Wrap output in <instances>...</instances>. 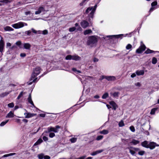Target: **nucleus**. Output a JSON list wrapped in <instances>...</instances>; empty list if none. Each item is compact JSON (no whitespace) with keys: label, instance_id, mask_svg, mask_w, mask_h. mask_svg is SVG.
Listing matches in <instances>:
<instances>
[{"label":"nucleus","instance_id":"obj_1","mask_svg":"<svg viewBox=\"0 0 159 159\" xmlns=\"http://www.w3.org/2000/svg\"><path fill=\"white\" fill-rule=\"evenodd\" d=\"M41 69L40 67H36L34 69L30 80L28 83V85H31L32 84L33 82H34L36 81L37 78H35V77L40 74Z\"/></svg>","mask_w":159,"mask_h":159},{"label":"nucleus","instance_id":"obj_2","mask_svg":"<svg viewBox=\"0 0 159 159\" xmlns=\"http://www.w3.org/2000/svg\"><path fill=\"white\" fill-rule=\"evenodd\" d=\"M98 42V39L96 36H92L89 37L87 42V44L88 45L93 46V44L96 43Z\"/></svg>","mask_w":159,"mask_h":159},{"label":"nucleus","instance_id":"obj_3","mask_svg":"<svg viewBox=\"0 0 159 159\" xmlns=\"http://www.w3.org/2000/svg\"><path fill=\"white\" fill-rule=\"evenodd\" d=\"M27 25V24L26 23L20 22L18 23H15L11 25V26L16 29H18L23 27L24 26Z\"/></svg>","mask_w":159,"mask_h":159},{"label":"nucleus","instance_id":"obj_4","mask_svg":"<svg viewBox=\"0 0 159 159\" xmlns=\"http://www.w3.org/2000/svg\"><path fill=\"white\" fill-rule=\"evenodd\" d=\"M60 128V126L58 125H56L55 126V128L52 127H49L47 128L48 131H45V132L47 133L53 131L55 133H57L58 131V129Z\"/></svg>","mask_w":159,"mask_h":159},{"label":"nucleus","instance_id":"obj_5","mask_svg":"<svg viewBox=\"0 0 159 159\" xmlns=\"http://www.w3.org/2000/svg\"><path fill=\"white\" fill-rule=\"evenodd\" d=\"M141 45L139 47V48L136 50V52L137 53H140L145 50L146 49V47L145 45L143 44L142 42H141Z\"/></svg>","mask_w":159,"mask_h":159},{"label":"nucleus","instance_id":"obj_6","mask_svg":"<svg viewBox=\"0 0 159 159\" xmlns=\"http://www.w3.org/2000/svg\"><path fill=\"white\" fill-rule=\"evenodd\" d=\"M159 146V144H157L156 143L153 142H151L149 143V146L148 148L151 150H152L155 148L156 147Z\"/></svg>","mask_w":159,"mask_h":159},{"label":"nucleus","instance_id":"obj_7","mask_svg":"<svg viewBox=\"0 0 159 159\" xmlns=\"http://www.w3.org/2000/svg\"><path fill=\"white\" fill-rule=\"evenodd\" d=\"M105 79L108 81L115 80H116V77L113 76H102L101 80Z\"/></svg>","mask_w":159,"mask_h":159},{"label":"nucleus","instance_id":"obj_8","mask_svg":"<svg viewBox=\"0 0 159 159\" xmlns=\"http://www.w3.org/2000/svg\"><path fill=\"white\" fill-rule=\"evenodd\" d=\"M97 7V5H95L94 7H91V8H92V11L91 12L90 14L89 15V17H91V18H93V16L95 12V10Z\"/></svg>","mask_w":159,"mask_h":159},{"label":"nucleus","instance_id":"obj_9","mask_svg":"<svg viewBox=\"0 0 159 159\" xmlns=\"http://www.w3.org/2000/svg\"><path fill=\"white\" fill-rule=\"evenodd\" d=\"M24 115L25 116V118H31L37 115L36 114L31 113L29 112L25 113Z\"/></svg>","mask_w":159,"mask_h":159},{"label":"nucleus","instance_id":"obj_10","mask_svg":"<svg viewBox=\"0 0 159 159\" xmlns=\"http://www.w3.org/2000/svg\"><path fill=\"white\" fill-rule=\"evenodd\" d=\"M80 24L83 28L85 29L89 25V23L86 20H84L81 22Z\"/></svg>","mask_w":159,"mask_h":159},{"label":"nucleus","instance_id":"obj_11","mask_svg":"<svg viewBox=\"0 0 159 159\" xmlns=\"http://www.w3.org/2000/svg\"><path fill=\"white\" fill-rule=\"evenodd\" d=\"M45 11V9L44 7H40L39 8L38 11L35 12V14L37 15L40 14L41 12L44 11Z\"/></svg>","mask_w":159,"mask_h":159},{"label":"nucleus","instance_id":"obj_12","mask_svg":"<svg viewBox=\"0 0 159 159\" xmlns=\"http://www.w3.org/2000/svg\"><path fill=\"white\" fill-rule=\"evenodd\" d=\"M141 145L144 148H148L149 146V142L147 141H144L141 143Z\"/></svg>","mask_w":159,"mask_h":159},{"label":"nucleus","instance_id":"obj_13","mask_svg":"<svg viewBox=\"0 0 159 159\" xmlns=\"http://www.w3.org/2000/svg\"><path fill=\"white\" fill-rule=\"evenodd\" d=\"M14 112H13L12 111H10L7 114L6 117V118H11L14 117Z\"/></svg>","mask_w":159,"mask_h":159},{"label":"nucleus","instance_id":"obj_14","mask_svg":"<svg viewBox=\"0 0 159 159\" xmlns=\"http://www.w3.org/2000/svg\"><path fill=\"white\" fill-rule=\"evenodd\" d=\"M109 104L112 106L113 109L115 110H116L118 107L117 104L113 101L110 102Z\"/></svg>","mask_w":159,"mask_h":159},{"label":"nucleus","instance_id":"obj_15","mask_svg":"<svg viewBox=\"0 0 159 159\" xmlns=\"http://www.w3.org/2000/svg\"><path fill=\"white\" fill-rule=\"evenodd\" d=\"M23 46L25 49L30 50V48L31 47V45L30 43H26L24 44Z\"/></svg>","mask_w":159,"mask_h":159},{"label":"nucleus","instance_id":"obj_16","mask_svg":"<svg viewBox=\"0 0 159 159\" xmlns=\"http://www.w3.org/2000/svg\"><path fill=\"white\" fill-rule=\"evenodd\" d=\"M4 46V43L3 41L1 40L0 41V52H2Z\"/></svg>","mask_w":159,"mask_h":159},{"label":"nucleus","instance_id":"obj_17","mask_svg":"<svg viewBox=\"0 0 159 159\" xmlns=\"http://www.w3.org/2000/svg\"><path fill=\"white\" fill-rule=\"evenodd\" d=\"M119 93L118 92H115L114 93L111 92L110 94L111 96H112L113 98H118Z\"/></svg>","mask_w":159,"mask_h":159},{"label":"nucleus","instance_id":"obj_18","mask_svg":"<svg viewBox=\"0 0 159 159\" xmlns=\"http://www.w3.org/2000/svg\"><path fill=\"white\" fill-rule=\"evenodd\" d=\"M28 102L32 105H33L34 107V105L33 102L32 101L31 97V94L30 93L29 94L28 98Z\"/></svg>","mask_w":159,"mask_h":159},{"label":"nucleus","instance_id":"obj_19","mask_svg":"<svg viewBox=\"0 0 159 159\" xmlns=\"http://www.w3.org/2000/svg\"><path fill=\"white\" fill-rule=\"evenodd\" d=\"M136 74L138 75H143L144 74V72L143 70H137L136 71Z\"/></svg>","mask_w":159,"mask_h":159},{"label":"nucleus","instance_id":"obj_20","mask_svg":"<svg viewBox=\"0 0 159 159\" xmlns=\"http://www.w3.org/2000/svg\"><path fill=\"white\" fill-rule=\"evenodd\" d=\"M103 151V150H98L95 152H93L91 155L92 156H95L98 154L100 153Z\"/></svg>","mask_w":159,"mask_h":159},{"label":"nucleus","instance_id":"obj_21","mask_svg":"<svg viewBox=\"0 0 159 159\" xmlns=\"http://www.w3.org/2000/svg\"><path fill=\"white\" fill-rule=\"evenodd\" d=\"M80 57L77 55L72 56V60L76 61L80 60Z\"/></svg>","mask_w":159,"mask_h":159},{"label":"nucleus","instance_id":"obj_22","mask_svg":"<svg viewBox=\"0 0 159 159\" xmlns=\"http://www.w3.org/2000/svg\"><path fill=\"white\" fill-rule=\"evenodd\" d=\"M140 143V141L139 140H136L134 139H133L132 140L131 142V143L134 145H136L137 144H139Z\"/></svg>","mask_w":159,"mask_h":159},{"label":"nucleus","instance_id":"obj_23","mask_svg":"<svg viewBox=\"0 0 159 159\" xmlns=\"http://www.w3.org/2000/svg\"><path fill=\"white\" fill-rule=\"evenodd\" d=\"M123 35V34H120L116 35H113L107 36H106V37H109V38H111L112 37H116L117 38H119L122 35Z\"/></svg>","mask_w":159,"mask_h":159},{"label":"nucleus","instance_id":"obj_24","mask_svg":"<svg viewBox=\"0 0 159 159\" xmlns=\"http://www.w3.org/2000/svg\"><path fill=\"white\" fill-rule=\"evenodd\" d=\"M43 141L41 139H39L34 144V146H36L39 144L43 142Z\"/></svg>","mask_w":159,"mask_h":159},{"label":"nucleus","instance_id":"obj_25","mask_svg":"<svg viewBox=\"0 0 159 159\" xmlns=\"http://www.w3.org/2000/svg\"><path fill=\"white\" fill-rule=\"evenodd\" d=\"M92 31L91 30H87L84 32V34L86 35L92 33Z\"/></svg>","mask_w":159,"mask_h":159},{"label":"nucleus","instance_id":"obj_26","mask_svg":"<svg viewBox=\"0 0 159 159\" xmlns=\"http://www.w3.org/2000/svg\"><path fill=\"white\" fill-rule=\"evenodd\" d=\"M109 133V131L108 130L106 129H104L102 131H100L99 132V133L100 134H108Z\"/></svg>","mask_w":159,"mask_h":159},{"label":"nucleus","instance_id":"obj_27","mask_svg":"<svg viewBox=\"0 0 159 159\" xmlns=\"http://www.w3.org/2000/svg\"><path fill=\"white\" fill-rule=\"evenodd\" d=\"M128 148L129 149V152L131 155H134L135 154V152H134V150L133 149L130 148V147Z\"/></svg>","mask_w":159,"mask_h":159},{"label":"nucleus","instance_id":"obj_28","mask_svg":"<svg viewBox=\"0 0 159 159\" xmlns=\"http://www.w3.org/2000/svg\"><path fill=\"white\" fill-rule=\"evenodd\" d=\"M158 109V108H153V109H152L151 110V111L150 112V114L151 115H154L155 114V111H157Z\"/></svg>","mask_w":159,"mask_h":159},{"label":"nucleus","instance_id":"obj_29","mask_svg":"<svg viewBox=\"0 0 159 159\" xmlns=\"http://www.w3.org/2000/svg\"><path fill=\"white\" fill-rule=\"evenodd\" d=\"M156 52H157V51H156ZM153 52H155V51H154L153 50H152L149 49H148L147 50L145 51V53L146 54H149V53H151Z\"/></svg>","mask_w":159,"mask_h":159},{"label":"nucleus","instance_id":"obj_30","mask_svg":"<svg viewBox=\"0 0 159 159\" xmlns=\"http://www.w3.org/2000/svg\"><path fill=\"white\" fill-rule=\"evenodd\" d=\"M4 30L6 31H13L14 29L9 26H6L4 28Z\"/></svg>","mask_w":159,"mask_h":159},{"label":"nucleus","instance_id":"obj_31","mask_svg":"<svg viewBox=\"0 0 159 159\" xmlns=\"http://www.w3.org/2000/svg\"><path fill=\"white\" fill-rule=\"evenodd\" d=\"M10 93V92H7L4 93H2L1 94H0V97H4L7 96L8 94Z\"/></svg>","mask_w":159,"mask_h":159},{"label":"nucleus","instance_id":"obj_32","mask_svg":"<svg viewBox=\"0 0 159 159\" xmlns=\"http://www.w3.org/2000/svg\"><path fill=\"white\" fill-rule=\"evenodd\" d=\"M11 2V0H3L0 1V2L5 3L6 4L10 3Z\"/></svg>","mask_w":159,"mask_h":159},{"label":"nucleus","instance_id":"obj_33","mask_svg":"<svg viewBox=\"0 0 159 159\" xmlns=\"http://www.w3.org/2000/svg\"><path fill=\"white\" fill-rule=\"evenodd\" d=\"M108 93H106L102 95V98L103 99H105L108 97Z\"/></svg>","mask_w":159,"mask_h":159},{"label":"nucleus","instance_id":"obj_34","mask_svg":"<svg viewBox=\"0 0 159 159\" xmlns=\"http://www.w3.org/2000/svg\"><path fill=\"white\" fill-rule=\"evenodd\" d=\"M119 126L120 127L124 126L125 125V124L123 120H121L119 123Z\"/></svg>","mask_w":159,"mask_h":159},{"label":"nucleus","instance_id":"obj_35","mask_svg":"<svg viewBox=\"0 0 159 159\" xmlns=\"http://www.w3.org/2000/svg\"><path fill=\"white\" fill-rule=\"evenodd\" d=\"M92 8H91V7H89L87 8L86 10L85 11V13L86 14H88V13L90 11H92Z\"/></svg>","mask_w":159,"mask_h":159},{"label":"nucleus","instance_id":"obj_36","mask_svg":"<svg viewBox=\"0 0 159 159\" xmlns=\"http://www.w3.org/2000/svg\"><path fill=\"white\" fill-rule=\"evenodd\" d=\"M9 120H7L5 121L2 122L0 125L1 126H3Z\"/></svg>","mask_w":159,"mask_h":159},{"label":"nucleus","instance_id":"obj_37","mask_svg":"<svg viewBox=\"0 0 159 159\" xmlns=\"http://www.w3.org/2000/svg\"><path fill=\"white\" fill-rule=\"evenodd\" d=\"M44 155L43 154L41 153L38 155V157L39 159H43L44 158Z\"/></svg>","mask_w":159,"mask_h":159},{"label":"nucleus","instance_id":"obj_38","mask_svg":"<svg viewBox=\"0 0 159 159\" xmlns=\"http://www.w3.org/2000/svg\"><path fill=\"white\" fill-rule=\"evenodd\" d=\"M157 62V60L156 58L154 57L152 58V63L153 64H155Z\"/></svg>","mask_w":159,"mask_h":159},{"label":"nucleus","instance_id":"obj_39","mask_svg":"<svg viewBox=\"0 0 159 159\" xmlns=\"http://www.w3.org/2000/svg\"><path fill=\"white\" fill-rule=\"evenodd\" d=\"M77 138H72L70 139V141L72 143L75 142L77 141Z\"/></svg>","mask_w":159,"mask_h":159},{"label":"nucleus","instance_id":"obj_40","mask_svg":"<svg viewBox=\"0 0 159 159\" xmlns=\"http://www.w3.org/2000/svg\"><path fill=\"white\" fill-rule=\"evenodd\" d=\"M16 154L15 153H11L7 154H5L3 156V157H8L14 155H15Z\"/></svg>","mask_w":159,"mask_h":159},{"label":"nucleus","instance_id":"obj_41","mask_svg":"<svg viewBox=\"0 0 159 159\" xmlns=\"http://www.w3.org/2000/svg\"><path fill=\"white\" fill-rule=\"evenodd\" d=\"M66 60H70L72 59V56L68 55L66 57Z\"/></svg>","mask_w":159,"mask_h":159},{"label":"nucleus","instance_id":"obj_42","mask_svg":"<svg viewBox=\"0 0 159 159\" xmlns=\"http://www.w3.org/2000/svg\"><path fill=\"white\" fill-rule=\"evenodd\" d=\"M132 46L130 44H128L126 47V48L127 50H129L131 48Z\"/></svg>","mask_w":159,"mask_h":159},{"label":"nucleus","instance_id":"obj_43","mask_svg":"<svg viewBox=\"0 0 159 159\" xmlns=\"http://www.w3.org/2000/svg\"><path fill=\"white\" fill-rule=\"evenodd\" d=\"M145 153V152L144 151H139L138 152V154L141 156L143 155Z\"/></svg>","mask_w":159,"mask_h":159},{"label":"nucleus","instance_id":"obj_44","mask_svg":"<svg viewBox=\"0 0 159 159\" xmlns=\"http://www.w3.org/2000/svg\"><path fill=\"white\" fill-rule=\"evenodd\" d=\"M103 137L102 135H99L97 136L96 138V140H100L102 139Z\"/></svg>","mask_w":159,"mask_h":159},{"label":"nucleus","instance_id":"obj_45","mask_svg":"<svg viewBox=\"0 0 159 159\" xmlns=\"http://www.w3.org/2000/svg\"><path fill=\"white\" fill-rule=\"evenodd\" d=\"M130 148L133 149L134 150V152H139L140 149L138 148H136L135 147H130Z\"/></svg>","mask_w":159,"mask_h":159},{"label":"nucleus","instance_id":"obj_46","mask_svg":"<svg viewBox=\"0 0 159 159\" xmlns=\"http://www.w3.org/2000/svg\"><path fill=\"white\" fill-rule=\"evenodd\" d=\"M14 105L13 102H11L8 104V106L10 108H12L14 107Z\"/></svg>","mask_w":159,"mask_h":159},{"label":"nucleus","instance_id":"obj_47","mask_svg":"<svg viewBox=\"0 0 159 159\" xmlns=\"http://www.w3.org/2000/svg\"><path fill=\"white\" fill-rule=\"evenodd\" d=\"M129 129L132 132H134L135 131V129L134 126H132L130 127Z\"/></svg>","mask_w":159,"mask_h":159},{"label":"nucleus","instance_id":"obj_48","mask_svg":"<svg viewBox=\"0 0 159 159\" xmlns=\"http://www.w3.org/2000/svg\"><path fill=\"white\" fill-rule=\"evenodd\" d=\"M55 134L54 133H50L49 134V136L51 138H52L55 136Z\"/></svg>","mask_w":159,"mask_h":159},{"label":"nucleus","instance_id":"obj_49","mask_svg":"<svg viewBox=\"0 0 159 159\" xmlns=\"http://www.w3.org/2000/svg\"><path fill=\"white\" fill-rule=\"evenodd\" d=\"M76 29V28L75 27H73L70 28L69 29V31L70 32H73Z\"/></svg>","mask_w":159,"mask_h":159},{"label":"nucleus","instance_id":"obj_50","mask_svg":"<svg viewBox=\"0 0 159 159\" xmlns=\"http://www.w3.org/2000/svg\"><path fill=\"white\" fill-rule=\"evenodd\" d=\"M23 95V92H21L18 96L17 99H19Z\"/></svg>","mask_w":159,"mask_h":159},{"label":"nucleus","instance_id":"obj_51","mask_svg":"<svg viewBox=\"0 0 159 159\" xmlns=\"http://www.w3.org/2000/svg\"><path fill=\"white\" fill-rule=\"evenodd\" d=\"M48 31L47 30H45L42 31V34L44 35L47 34H48Z\"/></svg>","mask_w":159,"mask_h":159},{"label":"nucleus","instance_id":"obj_52","mask_svg":"<svg viewBox=\"0 0 159 159\" xmlns=\"http://www.w3.org/2000/svg\"><path fill=\"white\" fill-rule=\"evenodd\" d=\"M25 33L27 34L28 36H30L31 33V31L30 30L26 31L25 32Z\"/></svg>","mask_w":159,"mask_h":159},{"label":"nucleus","instance_id":"obj_53","mask_svg":"<svg viewBox=\"0 0 159 159\" xmlns=\"http://www.w3.org/2000/svg\"><path fill=\"white\" fill-rule=\"evenodd\" d=\"M135 85L138 87H140L141 86V84L139 82H137L135 84Z\"/></svg>","mask_w":159,"mask_h":159},{"label":"nucleus","instance_id":"obj_54","mask_svg":"<svg viewBox=\"0 0 159 159\" xmlns=\"http://www.w3.org/2000/svg\"><path fill=\"white\" fill-rule=\"evenodd\" d=\"M157 4V2H153L151 3L152 6H155Z\"/></svg>","mask_w":159,"mask_h":159},{"label":"nucleus","instance_id":"obj_55","mask_svg":"<svg viewBox=\"0 0 159 159\" xmlns=\"http://www.w3.org/2000/svg\"><path fill=\"white\" fill-rule=\"evenodd\" d=\"M44 159H50V157L48 155H45L44 156Z\"/></svg>","mask_w":159,"mask_h":159},{"label":"nucleus","instance_id":"obj_56","mask_svg":"<svg viewBox=\"0 0 159 159\" xmlns=\"http://www.w3.org/2000/svg\"><path fill=\"white\" fill-rule=\"evenodd\" d=\"M16 44L18 46H20L21 44V42L20 41H17L16 43Z\"/></svg>","mask_w":159,"mask_h":159},{"label":"nucleus","instance_id":"obj_57","mask_svg":"<svg viewBox=\"0 0 159 159\" xmlns=\"http://www.w3.org/2000/svg\"><path fill=\"white\" fill-rule=\"evenodd\" d=\"M43 138L44 141H47L48 139V137L45 136H43Z\"/></svg>","mask_w":159,"mask_h":159},{"label":"nucleus","instance_id":"obj_58","mask_svg":"<svg viewBox=\"0 0 159 159\" xmlns=\"http://www.w3.org/2000/svg\"><path fill=\"white\" fill-rule=\"evenodd\" d=\"M20 56L22 57H24L26 56V54L24 53H21L20 54Z\"/></svg>","mask_w":159,"mask_h":159},{"label":"nucleus","instance_id":"obj_59","mask_svg":"<svg viewBox=\"0 0 159 159\" xmlns=\"http://www.w3.org/2000/svg\"><path fill=\"white\" fill-rule=\"evenodd\" d=\"M25 14L26 15H30V11H26L25 12Z\"/></svg>","mask_w":159,"mask_h":159},{"label":"nucleus","instance_id":"obj_60","mask_svg":"<svg viewBox=\"0 0 159 159\" xmlns=\"http://www.w3.org/2000/svg\"><path fill=\"white\" fill-rule=\"evenodd\" d=\"M32 31L34 34H36L37 33V31L34 30L33 28H32L31 29Z\"/></svg>","mask_w":159,"mask_h":159},{"label":"nucleus","instance_id":"obj_61","mask_svg":"<svg viewBox=\"0 0 159 159\" xmlns=\"http://www.w3.org/2000/svg\"><path fill=\"white\" fill-rule=\"evenodd\" d=\"M136 76V74L135 73H133L131 75V77L132 78H134Z\"/></svg>","mask_w":159,"mask_h":159},{"label":"nucleus","instance_id":"obj_62","mask_svg":"<svg viewBox=\"0 0 159 159\" xmlns=\"http://www.w3.org/2000/svg\"><path fill=\"white\" fill-rule=\"evenodd\" d=\"M98 61V59L97 58H94L93 59V61L94 62H96Z\"/></svg>","mask_w":159,"mask_h":159},{"label":"nucleus","instance_id":"obj_63","mask_svg":"<svg viewBox=\"0 0 159 159\" xmlns=\"http://www.w3.org/2000/svg\"><path fill=\"white\" fill-rule=\"evenodd\" d=\"M39 116L41 117H44L45 116V115L44 114H40Z\"/></svg>","mask_w":159,"mask_h":159},{"label":"nucleus","instance_id":"obj_64","mask_svg":"<svg viewBox=\"0 0 159 159\" xmlns=\"http://www.w3.org/2000/svg\"><path fill=\"white\" fill-rule=\"evenodd\" d=\"M85 157V156H83L82 157H80L79 158H78L76 159H84V158Z\"/></svg>","mask_w":159,"mask_h":159}]
</instances>
